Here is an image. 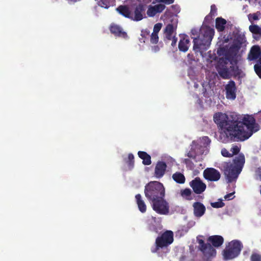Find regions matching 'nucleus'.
Here are the masks:
<instances>
[{"instance_id":"obj_1","label":"nucleus","mask_w":261,"mask_h":261,"mask_svg":"<svg viewBox=\"0 0 261 261\" xmlns=\"http://www.w3.org/2000/svg\"><path fill=\"white\" fill-rule=\"evenodd\" d=\"M236 122L237 126L235 127L234 141H245L259 129L258 124L252 116L247 115L243 118L242 122L236 120Z\"/></svg>"},{"instance_id":"obj_2","label":"nucleus","mask_w":261,"mask_h":261,"mask_svg":"<svg viewBox=\"0 0 261 261\" xmlns=\"http://www.w3.org/2000/svg\"><path fill=\"white\" fill-rule=\"evenodd\" d=\"M214 121L222 129L220 137L223 136L224 141H234L235 127L237 126L236 120H230L226 114L218 112L214 114Z\"/></svg>"},{"instance_id":"obj_3","label":"nucleus","mask_w":261,"mask_h":261,"mask_svg":"<svg viewBox=\"0 0 261 261\" xmlns=\"http://www.w3.org/2000/svg\"><path fill=\"white\" fill-rule=\"evenodd\" d=\"M215 31L210 27H203L197 37L193 38V50L203 52L210 46L214 36Z\"/></svg>"},{"instance_id":"obj_4","label":"nucleus","mask_w":261,"mask_h":261,"mask_svg":"<svg viewBox=\"0 0 261 261\" xmlns=\"http://www.w3.org/2000/svg\"><path fill=\"white\" fill-rule=\"evenodd\" d=\"M229 62L220 58L217 66V70L218 74L223 79H229L231 76H239L241 71L239 67L235 64H231L228 66Z\"/></svg>"},{"instance_id":"obj_5","label":"nucleus","mask_w":261,"mask_h":261,"mask_svg":"<svg viewBox=\"0 0 261 261\" xmlns=\"http://www.w3.org/2000/svg\"><path fill=\"white\" fill-rule=\"evenodd\" d=\"M144 193L147 199L151 202L165 197V188L163 185L159 181H150L145 186Z\"/></svg>"},{"instance_id":"obj_6","label":"nucleus","mask_w":261,"mask_h":261,"mask_svg":"<svg viewBox=\"0 0 261 261\" xmlns=\"http://www.w3.org/2000/svg\"><path fill=\"white\" fill-rule=\"evenodd\" d=\"M173 241V232L171 230H166L157 237L154 246L151 248V252L153 253H158L160 249L168 247Z\"/></svg>"},{"instance_id":"obj_7","label":"nucleus","mask_w":261,"mask_h":261,"mask_svg":"<svg viewBox=\"0 0 261 261\" xmlns=\"http://www.w3.org/2000/svg\"><path fill=\"white\" fill-rule=\"evenodd\" d=\"M243 248L242 243L234 240L229 242L223 251V255L226 259H231L239 255Z\"/></svg>"},{"instance_id":"obj_8","label":"nucleus","mask_w":261,"mask_h":261,"mask_svg":"<svg viewBox=\"0 0 261 261\" xmlns=\"http://www.w3.org/2000/svg\"><path fill=\"white\" fill-rule=\"evenodd\" d=\"M242 43L239 41H234L229 48L224 54V57L221 58L230 63V64L238 63V54L241 47Z\"/></svg>"},{"instance_id":"obj_9","label":"nucleus","mask_w":261,"mask_h":261,"mask_svg":"<svg viewBox=\"0 0 261 261\" xmlns=\"http://www.w3.org/2000/svg\"><path fill=\"white\" fill-rule=\"evenodd\" d=\"M153 211L160 215H166L169 213V204L164 197L150 202Z\"/></svg>"},{"instance_id":"obj_10","label":"nucleus","mask_w":261,"mask_h":261,"mask_svg":"<svg viewBox=\"0 0 261 261\" xmlns=\"http://www.w3.org/2000/svg\"><path fill=\"white\" fill-rule=\"evenodd\" d=\"M241 171V167L233 164H227L224 167V174L228 182L236 180Z\"/></svg>"},{"instance_id":"obj_11","label":"nucleus","mask_w":261,"mask_h":261,"mask_svg":"<svg viewBox=\"0 0 261 261\" xmlns=\"http://www.w3.org/2000/svg\"><path fill=\"white\" fill-rule=\"evenodd\" d=\"M145 7L143 4H139L133 8H132L130 19L139 21L143 19L145 15Z\"/></svg>"},{"instance_id":"obj_12","label":"nucleus","mask_w":261,"mask_h":261,"mask_svg":"<svg viewBox=\"0 0 261 261\" xmlns=\"http://www.w3.org/2000/svg\"><path fill=\"white\" fill-rule=\"evenodd\" d=\"M199 249L203 254L207 257L215 256L216 254V250L209 242L205 243L203 240H199Z\"/></svg>"},{"instance_id":"obj_13","label":"nucleus","mask_w":261,"mask_h":261,"mask_svg":"<svg viewBox=\"0 0 261 261\" xmlns=\"http://www.w3.org/2000/svg\"><path fill=\"white\" fill-rule=\"evenodd\" d=\"M204 178L211 181H217L221 177L220 172L214 168H207L203 171Z\"/></svg>"},{"instance_id":"obj_14","label":"nucleus","mask_w":261,"mask_h":261,"mask_svg":"<svg viewBox=\"0 0 261 261\" xmlns=\"http://www.w3.org/2000/svg\"><path fill=\"white\" fill-rule=\"evenodd\" d=\"M226 97L228 99L234 100L237 96V88L236 83L232 81H229L225 86Z\"/></svg>"},{"instance_id":"obj_15","label":"nucleus","mask_w":261,"mask_h":261,"mask_svg":"<svg viewBox=\"0 0 261 261\" xmlns=\"http://www.w3.org/2000/svg\"><path fill=\"white\" fill-rule=\"evenodd\" d=\"M190 186L194 193L197 194L203 193L206 188V185L202 182L199 177H196L190 181Z\"/></svg>"},{"instance_id":"obj_16","label":"nucleus","mask_w":261,"mask_h":261,"mask_svg":"<svg viewBox=\"0 0 261 261\" xmlns=\"http://www.w3.org/2000/svg\"><path fill=\"white\" fill-rule=\"evenodd\" d=\"M166 168V163L163 161L158 162L154 169V176L157 178H162L165 173Z\"/></svg>"},{"instance_id":"obj_17","label":"nucleus","mask_w":261,"mask_h":261,"mask_svg":"<svg viewBox=\"0 0 261 261\" xmlns=\"http://www.w3.org/2000/svg\"><path fill=\"white\" fill-rule=\"evenodd\" d=\"M165 6L162 4H159L153 6H149L147 11V14L149 17H153L156 14L160 13L165 9Z\"/></svg>"},{"instance_id":"obj_18","label":"nucleus","mask_w":261,"mask_h":261,"mask_svg":"<svg viewBox=\"0 0 261 261\" xmlns=\"http://www.w3.org/2000/svg\"><path fill=\"white\" fill-rule=\"evenodd\" d=\"M193 207L194 215L196 217L200 218L205 213V206L200 202H194L193 204Z\"/></svg>"},{"instance_id":"obj_19","label":"nucleus","mask_w":261,"mask_h":261,"mask_svg":"<svg viewBox=\"0 0 261 261\" xmlns=\"http://www.w3.org/2000/svg\"><path fill=\"white\" fill-rule=\"evenodd\" d=\"M110 32L115 36L126 38L127 37V33L118 25L112 24L110 28Z\"/></svg>"},{"instance_id":"obj_20","label":"nucleus","mask_w":261,"mask_h":261,"mask_svg":"<svg viewBox=\"0 0 261 261\" xmlns=\"http://www.w3.org/2000/svg\"><path fill=\"white\" fill-rule=\"evenodd\" d=\"M207 241L216 248L220 247L224 243V239L221 236L214 235L210 236L207 239Z\"/></svg>"},{"instance_id":"obj_21","label":"nucleus","mask_w":261,"mask_h":261,"mask_svg":"<svg viewBox=\"0 0 261 261\" xmlns=\"http://www.w3.org/2000/svg\"><path fill=\"white\" fill-rule=\"evenodd\" d=\"M116 11L121 15L130 19L131 7L127 5H120L116 8Z\"/></svg>"},{"instance_id":"obj_22","label":"nucleus","mask_w":261,"mask_h":261,"mask_svg":"<svg viewBox=\"0 0 261 261\" xmlns=\"http://www.w3.org/2000/svg\"><path fill=\"white\" fill-rule=\"evenodd\" d=\"M190 40L187 35H184L181 37L178 43L179 50L182 52L187 51L189 47Z\"/></svg>"},{"instance_id":"obj_23","label":"nucleus","mask_w":261,"mask_h":261,"mask_svg":"<svg viewBox=\"0 0 261 261\" xmlns=\"http://www.w3.org/2000/svg\"><path fill=\"white\" fill-rule=\"evenodd\" d=\"M260 55H261V50L259 46L254 45L251 48L248 58L250 61L254 60L258 58Z\"/></svg>"},{"instance_id":"obj_24","label":"nucleus","mask_w":261,"mask_h":261,"mask_svg":"<svg viewBox=\"0 0 261 261\" xmlns=\"http://www.w3.org/2000/svg\"><path fill=\"white\" fill-rule=\"evenodd\" d=\"M135 199L139 211L142 213L146 212L147 206L144 201L142 199L141 194H137L136 195Z\"/></svg>"},{"instance_id":"obj_25","label":"nucleus","mask_w":261,"mask_h":261,"mask_svg":"<svg viewBox=\"0 0 261 261\" xmlns=\"http://www.w3.org/2000/svg\"><path fill=\"white\" fill-rule=\"evenodd\" d=\"M138 155L143 160L142 163L143 165H150L151 164V156L146 152L139 151Z\"/></svg>"},{"instance_id":"obj_26","label":"nucleus","mask_w":261,"mask_h":261,"mask_svg":"<svg viewBox=\"0 0 261 261\" xmlns=\"http://www.w3.org/2000/svg\"><path fill=\"white\" fill-rule=\"evenodd\" d=\"M176 29V27H174L173 24L169 23L166 25L164 30V33L165 34V37L167 40H171L172 38V34Z\"/></svg>"},{"instance_id":"obj_27","label":"nucleus","mask_w":261,"mask_h":261,"mask_svg":"<svg viewBox=\"0 0 261 261\" xmlns=\"http://www.w3.org/2000/svg\"><path fill=\"white\" fill-rule=\"evenodd\" d=\"M226 24V20L222 18L218 17L216 19V28L219 32H222L224 30L225 25Z\"/></svg>"},{"instance_id":"obj_28","label":"nucleus","mask_w":261,"mask_h":261,"mask_svg":"<svg viewBox=\"0 0 261 261\" xmlns=\"http://www.w3.org/2000/svg\"><path fill=\"white\" fill-rule=\"evenodd\" d=\"M173 179L177 183L182 184H184L186 178L183 174L176 172L172 175Z\"/></svg>"},{"instance_id":"obj_29","label":"nucleus","mask_w":261,"mask_h":261,"mask_svg":"<svg viewBox=\"0 0 261 261\" xmlns=\"http://www.w3.org/2000/svg\"><path fill=\"white\" fill-rule=\"evenodd\" d=\"M192 191L189 188H186L180 191L181 196L187 200H190L192 199L191 197Z\"/></svg>"},{"instance_id":"obj_30","label":"nucleus","mask_w":261,"mask_h":261,"mask_svg":"<svg viewBox=\"0 0 261 261\" xmlns=\"http://www.w3.org/2000/svg\"><path fill=\"white\" fill-rule=\"evenodd\" d=\"M125 162L127 164L129 169H132L134 166L135 163L134 155L132 153H129L128 154V158L125 160Z\"/></svg>"},{"instance_id":"obj_31","label":"nucleus","mask_w":261,"mask_h":261,"mask_svg":"<svg viewBox=\"0 0 261 261\" xmlns=\"http://www.w3.org/2000/svg\"><path fill=\"white\" fill-rule=\"evenodd\" d=\"M245 163V157L243 154H239L238 157L234 160V165L240 166L242 168L243 164Z\"/></svg>"},{"instance_id":"obj_32","label":"nucleus","mask_w":261,"mask_h":261,"mask_svg":"<svg viewBox=\"0 0 261 261\" xmlns=\"http://www.w3.org/2000/svg\"><path fill=\"white\" fill-rule=\"evenodd\" d=\"M249 31L253 34L261 36V28L256 24H252L249 27Z\"/></svg>"},{"instance_id":"obj_33","label":"nucleus","mask_w":261,"mask_h":261,"mask_svg":"<svg viewBox=\"0 0 261 261\" xmlns=\"http://www.w3.org/2000/svg\"><path fill=\"white\" fill-rule=\"evenodd\" d=\"M211 206L214 208H220L224 206V203L222 202V200L220 201L211 203Z\"/></svg>"},{"instance_id":"obj_34","label":"nucleus","mask_w":261,"mask_h":261,"mask_svg":"<svg viewBox=\"0 0 261 261\" xmlns=\"http://www.w3.org/2000/svg\"><path fill=\"white\" fill-rule=\"evenodd\" d=\"M250 260L251 261H261V255L257 253H253L251 255Z\"/></svg>"},{"instance_id":"obj_35","label":"nucleus","mask_w":261,"mask_h":261,"mask_svg":"<svg viewBox=\"0 0 261 261\" xmlns=\"http://www.w3.org/2000/svg\"><path fill=\"white\" fill-rule=\"evenodd\" d=\"M159 37L158 34L152 33L150 36V42L152 44H156L158 42Z\"/></svg>"},{"instance_id":"obj_36","label":"nucleus","mask_w":261,"mask_h":261,"mask_svg":"<svg viewBox=\"0 0 261 261\" xmlns=\"http://www.w3.org/2000/svg\"><path fill=\"white\" fill-rule=\"evenodd\" d=\"M195 149L194 148H191L190 150L188 152L187 156L190 158H192L193 159H195L197 156V153L195 152Z\"/></svg>"},{"instance_id":"obj_37","label":"nucleus","mask_w":261,"mask_h":261,"mask_svg":"<svg viewBox=\"0 0 261 261\" xmlns=\"http://www.w3.org/2000/svg\"><path fill=\"white\" fill-rule=\"evenodd\" d=\"M240 150V149L238 146L235 145L232 146L230 149V151L231 152V154L232 156L233 155L237 154L239 152Z\"/></svg>"},{"instance_id":"obj_38","label":"nucleus","mask_w":261,"mask_h":261,"mask_svg":"<svg viewBox=\"0 0 261 261\" xmlns=\"http://www.w3.org/2000/svg\"><path fill=\"white\" fill-rule=\"evenodd\" d=\"M248 19L250 22L258 20V16L257 13L249 14L248 15Z\"/></svg>"},{"instance_id":"obj_39","label":"nucleus","mask_w":261,"mask_h":261,"mask_svg":"<svg viewBox=\"0 0 261 261\" xmlns=\"http://www.w3.org/2000/svg\"><path fill=\"white\" fill-rule=\"evenodd\" d=\"M254 69L256 74L257 75L259 78L261 79V66H258V65H254Z\"/></svg>"},{"instance_id":"obj_40","label":"nucleus","mask_w":261,"mask_h":261,"mask_svg":"<svg viewBox=\"0 0 261 261\" xmlns=\"http://www.w3.org/2000/svg\"><path fill=\"white\" fill-rule=\"evenodd\" d=\"M162 28V24L160 23H156L153 27V31L152 33L158 34Z\"/></svg>"},{"instance_id":"obj_41","label":"nucleus","mask_w":261,"mask_h":261,"mask_svg":"<svg viewBox=\"0 0 261 261\" xmlns=\"http://www.w3.org/2000/svg\"><path fill=\"white\" fill-rule=\"evenodd\" d=\"M221 154L224 157H231V153L229 152L226 148H223L221 150Z\"/></svg>"},{"instance_id":"obj_42","label":"nucleus","mask_w":261,"mask_h":261,"mask_svg":"<svg viewBox=\"0 0 261 261\" xmlns=\"http://www.w3.org/2000/svg\"><path fill=\"white\" fill-rule=\"evenodd\" d=\"M155 2L159 3H164L166 5H170L174 2L175 0H155Z\"/></svg>"},{"instance_id":"obj_43","label":"nucleus","mask_w":261,"mask_h":261,"mask_svg":"<svg viewBox=\"0 0 261 261\" xmlns=\"http://www.w3.org/2000/svg\"><path fill=\"white\" fill-rule=\"evenodd\" d=\"M255 176L256 179H259L261 181V168H258L255 170Z\"/></svg>"},{"instance_id":"obj_44","label":"nucleus","mask_w":261,"mask_h":261,"mask_svg":"<svg viewBox=\"0 0 261 261\" xmlns=\"http://www.w3.org/2000/svg\"><path fill=\"white\" fill-rule=\"evenodd\" d=\"M234 192L226 194L224 196V199L227 200L232 199L234 197H232L234 194Z\"/></svg>"},{"instance_id":"obj_45","label":"nucleus","mask_w":261,"mask_h":261,"mask_svg":"<svg viewBox=\"0 0 261 261\" xmlns=\"http://www.w3.org/2000/svg\"><path fill=\"white\" fill-rule=\"evenodd\" d=\"M217 12V8L215 5H213L211 7V12L210 14L214 15L215 13H216Z\"/></svg>"},{"instance_id":"obj_46","label":"nucleus","mask_w":261,"mask_h":261,"mask_svg":"<svg viewBox=\"0 0 261 261\" xmlns=\"http://www.w3.org/2000/svg\"><path fill=\"white\" fill-rule=\"evenodd\" d=\"M202 140L203 141L204 143L207 145H209L211 142V139L207 136L203 137L202 138Z\"/></svg>"},{"instance_id":"obj_47","label":"nucleus","mask_w":261,"mask_h":261,"mask_svg":"<svg viewBox=\"0 0 261 261\" xmlns=\"http://www.w3.org/2000/svg\"><path fill=\"white\" fill-rule=\"evenodd\" d=\"M141 33V36L143 37H146L149 35V31L146 30L145 31H142Z\"/></svg>"},{"instance_id":"obj_48","label":"nucleus","mask_w":261,"mask_h":261,"mask_svg":"<svg viewBox=\"0 0 261 261\" xmlns=\"http://www.w3.org/2000/svg\"><path fill=\"white\" fill-rule=\"evenodd\" d=\"M151 0H140L139 4H143L145 5V7L146 8V5L150 3Z\"/></svg>"},{"instance_id":"obj_49","label":"nucleus","mask_w":261,"mask_h":261,"mask_svg":"<svg viewBox=\"0 0 261 261\" xmlns=\"http://www.w3.org/2000/svg\"><path fill=\"white\" fill-rule=\"evenodd\" d=\"M171 45L174 46L176 45L177 42V38L175 36H172Z\"/></svg>"},{"instance_id":"obj_50","label":"nucleus","mask_w":261,"mask_h":261,"mask_svg":"<svg viewBox=\"0 0 261 261\" xmlns=\"http://www.w3.org/2000/svg\"><path fill=\"white\" fill-rule=\"evenodd\" d=\"M152 50L156 53L160 50V47L158 45L154 46L152 47Z\"/></svg>"},{"instance_id":"obj_51","label":"nucleus","mask_w":261,"mask_h":261,"mask_svg":"<svg viewBox=\"0 0 261 261\" xmlns=\"http://www.w3.org/2000/svg\"><path fill=\"white\" fill-rule=\"evenodd\" d=\"M184 163L186 164L187 165H190L191 163H192L191 161L189 159H185L184 161Z\"/></svg>"},{"instance_id":"obj_52","label":"nucleus","mask_w":261,"mask_h":261,"mask_svg":"<svg viewBox=\"0 0 261 261\" xmlns=\"http://www.w3.org/2000/svg\"><path fill=\"white\" fill-rule=\"evenodd\" d=\"M191 34L193 35H197L198 34L197 30L196 29H193L191 30Z\"/></svg>"},{"instance_id":"obj_53","label":"nucleus","mask_w":261,"mask_h":261,"mask_svg":"<svg viewBox=\"0 0 261 261\" xmlns=\"http://www.w3.org/2000/svg\"><path fill=\"white\" fill-rule=\"evenodd\" d=\"M258 60L257 61L256 64L255 65H258V66H261V55L258 57Z\"/></svg>"},{"instance_id":"obj_54","label":"nucleus","mask_w":261,"mask_h":261,"mask_svg":"<svg viewBox=\"0 0 261 261\" xmlns=\"http://www.w3.org/2000/svg\"><path fill=\"white\" fill-rule=\"evenodd\" d=\"M225 50V49L224 48H220L219 49H218L217 50V54L220 56L221 55V51H223Z\"/></svg>"},{"instance_id":"obj_55","label":"nucleus","mask_w":261,"mask_h":261,"mask_svg":"<svg viewBox=\"0 0 261 261\" xmlns=\"http://www.w3.org/2000/svg\"><path fill=\"white\" fill-rule=\"evenodd\" d=\"M188 58L189 59H190L191 60H194V57L193 55H191V54H189L188 55Z\"/></svg>"},{"instance_id":"obj_56","label":"nucleus","mask_w":261,"mask_h":261,"mask_svg":"<svg viewBox=\"0 0 261 261\" xmlns=\"http://www.w3.org/2000/svg\"><path fill=\"white\" fill-rule=\"evenodd\" d=\"M210 15H211V14H210V15H208L206 16V17H205V18H204V20H205V21H207V20H210V19L211 18V16H210Z\"/></svg>"},{"instance_id":"obj_57","label":"nucleus","mask_w":261,"mask_h":261,"mask_svg":"<svg viewBox=\"0 0 261 261\" xmlns=\"http://www.w3.org/2000/svg\"><path fill=\"white\" fill-rule=\"evenodd\" d=\"M171 7L172 8H174V9H176V11H177L179 9V7L176 5H172Z\"/></svg>"}]
</instances>
